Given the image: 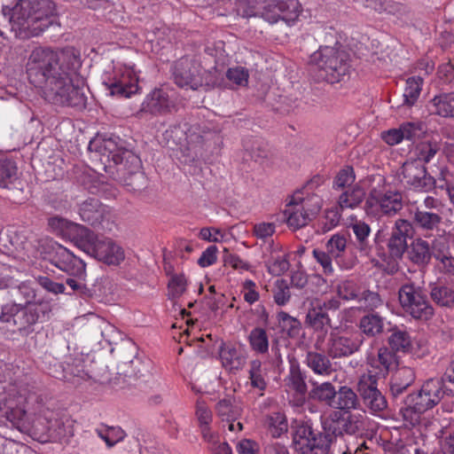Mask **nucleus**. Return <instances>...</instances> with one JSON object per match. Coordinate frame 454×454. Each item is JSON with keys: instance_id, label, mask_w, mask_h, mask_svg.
Listing matches in <instances>:
<instances>
[{"instance_id": "nucleus-1", "label": "nucleus", "mask_w": 454, "mask_h": 454, "mask_svg": "<svg viewBox=\"0 0 454 454\" xmlns=\"http://www.w3.org/2000/svg\"><path fill=\"white\" fill-rule=\"evenodd\" d=\"M81 54L74 47H35L26 64L27 79L49 103L76 109L86 107L87 96L79 76Z\"/></svg>"}, {"instance_id": "nucleus-2", "label": "nucleus", "mask_w": 454, "mask_h": 454, "mask_svg": "<svg viewBox=\"0 0 454 454\" xmlns=\"http://www.w3.org/2000/svg\"><path fill=\"white\" fill-rule=\"evenodd\" d=\"M89 150L94 157L106 163L112 161L116 167L118 179L129 191H140L145 184L144 173L140 171L141 160L133 152L126 149L119 137L96 139L90 142Z\"/></svg>"}, {"instance_id": "nucleus-3", "label": "nucleus", "mask_w": 454, "mask_h": 454, "mask_svg": "<svg viewBox=\"0 0 454 454\" xmlns=\"http://www.w3.org/2000/svg\"><path fill=\"white\" fill-rule=\"evenodd\" d=\"M51 229L63 235L74 234L75 246L89 255L108 265H118L125 258L123 249L114 240L99 239L85 226L55 216L49 219Z\"/></svg>"}, {"instance_id": "nucleus-4", "label": "nucleus", "mask_w": 454, "mask_h": 454, "mask_svg": "<svg viewBox=\"0 0 454 454\" xmlns=\"http://www.w3.org/2000/svg\"><path fill=\"white\" fill-rule=\"evenodd\" d=\"M54 4L51 0H18L12 6H4L12 29L23 39L38 36L53 23Z\"/></svg>"}, {"instance_id": "nucleus-5", "label": "nucleus", "mask_w": 454, "mask_h": 454, "mask_svg": "<svg viewBox=\"0 0 454 454\" xmlns=\"http://www.w3.org/2000/svg\"><path fill=\"white\" fill-rule=\"evenodd\" d=\"M441 386L437 380L429 379L417 393L408 395L400 408L399 415L407 428L427 427L425 413L433 409L442 400Z\"/></svg>"}, {"instance_id": "nucleus-6", "label": "nucleus", "mask_w": 454, "mask_h": 454, "mask_svg": "<svg viewBox=\"0 0 454 454\" xmlns=\"http://www.w3.org/2000/svg\"><path fill=\"white\" fill-rule=\"evenodd\" d=\"M50 312L51 307L48 303L23 305L15 301L2 307L0 323L12 333L27 336L35 332L37 324L49 319Z\"/></svg>"}, {"instance_id": "nucleus-7", "label": "nucleus", "mask_w": 454, "mask_h": 454, "mask_svg": "<svg viewBox=\"0 0 454 454\" xmlns=\"http://www.w3.org/2000/svg\"><path fill=\"white\" fill-rule=\"evenodd\" d=\"M309 63L316 79L331 84L340 82L350 67L348 54L336 46H320Z\"/></svg>"}, {"instance_id": "nucleus-8", "label": "nucleus", "mask_w": 454, "mask_h": 454, "mask_svg": "<svg viewBox=\"0 0 454 454\" xmlns=\"http://www.w3.org/2000/svg\"><path fill=\"white\" fill-rule=\"evenodd\" d=\"M398 300L403 312L415 320L427 321L434 314L423 285L408 280L398 291Z\"/></svg>"}, {"instance_id": "nucleus-9", "label": "nucleus", "mask_w": 454, "mask_h": 454, "mask_svg": "<svg viewBox=\"0 0 454 454\" xmlns=\"http://www.w3.org/2000/svg\"><path fill=\"white\" fill-rule=\"evenodd\" d=\"M103 85L111 96L129 98L139 91L138 75L134 67L120 65L103 78Z\"/></svg>"}, {"instance_id": "nucleus-10", "label": "nucleus", "mask_w": 454, "mask_h": 454, "mask_svg": "<svg viewBox=\"0 0 454 454\" xmlns=\"http://www.w3.org/2000/svg\"><path fill=\"white\" fill-rule=\"evenodd\" d=\"M338 296L344 301L356 302V308L364 311H372L382 305V300L377 292L362 286L355 279L340 280L336 286Z\"/></svg>"}, {"instance_id": "nucleus-11", "label": "nucleus", "mask_w": 454, "mask_h": 454, "mask_svg": "<svg viewBox=\"0 0 454 454\" xmlns=\"http://www.w3.org/2000/svg\"><path fill=\"white\" fill-rule=\"evenodd\" d=\"M207 71L200 63L187 58L176 62L173 77L175 83L183 89L197 90L204 84V75Z\"/></svg>"}, {"instance_id": "nucleus-12", "label": "nucleus", "mask_w": 454, "mask_h": 454, "mask_svg": "<svg viewBox=\"0 0 454 454\" xmlns=\"http://www.w3.org/2000/svg\"><path fill=\"white\" fill-rule=\"evenodd\" d=\"M78 214L82 222L93 228L111 229L112 212L97 198H89L81 202L78 205Z\"/></svg>"}, {"instance_id": "nucleus-13", "label": "nucleus", "mask_w": 454, "mask_h": 454, "mask_svg": "<svg viewBox=\"0 0 454 454\" xmlns=\"http://www.w3.org/2000/svg\"><path fill=\"white\" fill-rule=\"evenodd\" d=\"M366 205L378 214L387 216L396 215L403 207V195L398 191L372 188L370 191Z\"/></svg>"}, {"instance_id": "nucleus-14", "label": "nucleus", "mask_w": 454, "mask_h": 454, "mask_svg": "<svg viewBox=\"0 0 454 454\" xmlns=\"http://www.w3.org/2000/svg\"><path fill=\"white\" fill-rule=\"evenodd\" d=\"M401 180L416 191L427 192L435 185V179L420 161L408 160L401 168Z\"/></svg>"}, {"instance_id": "nucleus-15", "label": "nucleus", "mask_w": 454, "mask_h": 454, "mask_svg": "<svg viewBox=\"0 0 454 454\" xmlns=\"http://www.w3.org/2000/svg\"><path fill=\"white\" fill-rule=\"evenodd\" d=\"M364 339L357 333H331L327 341V354L333 359L349 356L357 352Z\"/></svg>"}, {"instance_id": "nucleus-16", "label": "nucleus", "mask_w": 454, "mask_h": 454, "mask_svg": "<svg viewBox=\"0 0 454 454\" xmlns=\"http://www.w3.org/2000/svg\"><path fill=\"white\" fill-rule=\"evenodd\" d=\"M320 208L317 205L314 209L309 208L308 200L294 194L286 205L283 211L288 227L297 230L306 226L310 221V215L316 214Z\"/></svg>"}, {"instance_id": "nucleus-17", "label": "nucleus", "mask_w": 454, "mask_h": 454, "mask_svg": "<svg viewBox=\"0 0 454 454\" xmlns=\"http://www.w3.org/2000/svg\"><path fill=\"white\" fill-rule=\"evenodd\" d=\"M359 392L364 404L373 412H378L387 408L385 396L378 388V380L372 372L362 374L357 383Z\"/></svg>"}, {"instance_id": "nucleus-18", "label": "nucleus", "mask_w": 454, "mask_h": 454, "mask_svg": "<svg viewBox=\"0 0 454 454\" xmlns=\"http://www.w3.org/2000/svg\"><path fill=\"white\" fill-rule=\"evenodd\" d=\"M325 249L341 270H352L358 263L357 256L349 249L348 238L343 233L332 235L325 243Z\"/></svg>"}, {"instance_id": "nucleus-19", "label": "nucleus", "mask_w": 454, "mask_h": 454, "mask_svg": "<svg viewBox=\"0 0 454 454\" xmlns=\"http://www.w3.org/2000/svg\"><path fill=\"white\" fill-rule=\"evenodd\" d=\"M411 231L412 223L410 221L402 218L395 221L387 243L390 257L403 259L409 247L407 239Z\"/></svg>"}, {"instance_id": "nucleus-20", "label": "nucleus", "mask_w": 454, "mask_h": 454, "mask_svg": "<svg viewBox=\"0 0 454 454\" xmlns=\"http://www.w3.org/2000/svg\"><path fill=\"white\" fill-rule=\"evenodd\" d=\"M51 262L69 275L82 277L85 273V263L66 247L57 245L50 258Z\"/></svg>"}, {"instance_id": "nucleus-21", "label": "nucleus", "mask_w": 454, "mask_h": 454, "mask_svg": "<svg viewBox=\"0 0 454 454\" xmlns=\"http://www.w3.org/2000/svg\"><path fill=\"white\" fill-rule=\"evenodd\" d=\"M276 0H239L237 11L244 18L261 17L270 24L278 19L273 12Z\"/></svg>"}, {"instance_id": "nucleus-22", "label": "nucleus", "mask_w": 454, "mask_h": 454, "mask_svg": "<svg viewBox=\"0 0 454 454\" xmlns=\"http://www.w3.org/2000/svg\"><path fill=\"white\" fill-rule=\"evenodd\" d=\"M433 254L432 246L421 237L413 239L406 252L407 260L419 269H425L430 264Z\"/></svg>"}, {"instance_id": "nucleus-23", "label": "nucleus", "mask_w": 454, "mask_h": 454, "mask_svg": "<svg viewBox=\"0 0 454 454\" xmlns=\"http://www.w3.org/2000/svg\"><path fill=\"white\" fill-rule=\"evenodd\" d=\"M175 104L163 89H154L147 95L141 107V112L153 115L166 114L174 108Z\"/></svg>"}, {"instance_id": "nucleus-24", "label": "nucleus", "mask_w": 454, "mask_h": 454, "mask_svg": "<svg viewBox=\"0 0 454 454\" xmlns=\"http://www.w3.org/2000/svg\"><path fill=\"white\" fill-rule=\"evenodd\" d=\"M306 376L297 363L290 365L289 373L285 379L286 387L294 392L295 404L301 406L305 403L308 392Z\"/></svg>"}, {"instance_id": "nucleus-25", "label": "nucleus", "mask_w": 454, "mask_h": 454, "mask_svg": "<svg viewBox=\"0 0 454 454\" xmlns=\"http://www.w3.org/2000/svg\"><path fill=\"white\" fill-rule=\"evenodd\" d=\"M367 364L372 368L368 372L375 374L377 380L385 378L395 364V356L389 348L383 347L378 349L377 356L367 357Z\"/></svg>"}, {"instance_id": "nucleus-26", "label": "nucleus", "mask_w": 454, "mask_h": 454, "mask_svg": "<svg viewBox=\"0 0 454 454\" xmlns=\"http://www.w3.org/2000/svg\"><path fill=\"white\" fill-rule=\"evenodd\" d=\"M412 223L418 230L430 235L434 231H439L442 216L439 213L417 207L413 211Z\"/></svg>"}, {"instance_id": "nucleus-27", "label": "nucleus", "mask_w": 454, "mask_h": 454, "mask_svg": "<svg viewBox=\"0 0 454 454\" xmlns=\"http://www.w3.org/2000/svg\"><path fill=\"white\" fill-rule=\"evenodd\" d=\"M273 12L278 16L276 23L284 20L287 25H293L299 18L302 8L298 0H276Z\"/></svg>"}, {"instance_id": "nucleus-28", "label": "nucleus", "mask_w": 454, "mask_h": 454, "mask_svg": "<svg viewBox=\"0 0 454 454\" xmlns=\"http://www.w3.org/2000/svg\"><path fill=\"white\" fill-rule=\"evenodd\" d=\"M413 368L409 366L398 367L393 373L390 381V392L394 396L402 395L415 380Z\"/></svg>"}, {"instance_id": "nucleus-29", "label": "nucleus", "mask_w": 454, "mask_h": 454, "mask_svg": "<svg viewBox=\"0 0 454 454\" xmlns=\"http://www.w3.org/2000/svg\"><path fill=\"white\" fill-rule=\"evenodd\" d=\"M219 356L223 366L230 371L239 370L246 363L243 352L231 343H222Z\"/></svg>"}, {"instance_id": "nucleus-30", "label": "nucleus", "mask_w": 454, "mask_h": 454, "mask_svg": "<svg viewBox=\"0 0 454 454\" xmlns=\"http://www.w3.org/2000/svg\"><path fill=\"white\" fill-rule=\"evenodd\" d=\"M356 237L355 246L361 255L370 256L372 254V245L369 241L371 227L365 222L355 220L349 224Z\"/></svg>"}, {"instance_id": "nucleus-31", "label": "nucleus", "mask_w": 454, "mask_h": 454, "mask_svg": "<svg viewBox=\"0 0 454 454\" xmlns=\"http://www.w3.org/2000/svg\"><path fill=\"white\" fill-rule=\"evenodd\" d=\"M329 357L328 354L308 351L305 364L315 374L330 376L334 372V369Z\"/></svg>"}, {"instance_id": "nucleus-32", "label": "nucleus", "mask_w": 454, "mask_h": 454, "mask_svg": "<svg viewBox=\"0 0 454 454\" xmlns=\"http://www.w3.org/2000/svg\"><path fill=\"white\" fill-rule=\"evenodd\" d=\"M305 323L315 332L325 334L329 327H332V320L328 313H324L321 308L311 302L306 315Z\"/></svg>"}, {"instance_id": "nucleus-33", "label": "nucleus", "mask_w": 454, "mask_h": 454, "mask_svg": "<svg viewBox=\"0 0 454 454\" xmlns=\"http://www.w3.org/2000/svg\"><path fill=\"white\" fill-rule=\"evenodd\" d=\"M432 114L442 117L454 116V93H444L435 96L427 106Z\"/></svg>"}, {"instance_id": "nucleus-34", "label": "nucleus", "mask_w": 454, "mask_h": 454, "mask_svg": "<svg viewBox=\"0 0 454 454\" xmlns=\"http://www.w3.org/2000/svg\"><path fill=\"white\" fill-rule=\"evenodd\" d=\"M195 415L203 440H210L215 432L211 430L210 425L213 421V414L207 403L202 400L196 403Z\"/></svg>"}, {"instance_id": "nucleus-35", "label": "nucleus", "mask_w": 454, "mask_h": 454, "mask_svg": "<svg viewBox=\"0 0 454 454\" xmlns=\"http://www.w3.org/2000/svg\"><path fill=\"white\" fill-rule=\"evenodd\" d=\"M336 393L333 407L346 411L356 410L359 407L358 397L351 387L342 386L339 390H336Z\"/></svg>"}, {"instance_id": "nucleus-36", "label": "nucleus", "mask_w": 454, "mask_h": 454, "mask_svg": "<svg viewBox=\"0 0 454 454\" xmlns=\"http://www.w3.org/2000/svg\"><path fill=\"white\" fill-rule=\"evenodd\" d=\"M300 454H330L333 441L325 432L315 434Z\"/></svg>"}, {"instance_id": "nucleus-37", "label": "nucleus", "mask_w": 454, "mask_h": 454, "mask_svg": "<svg viewBox=\"0 0 454 454\" xmlns=\"http://www.w3.org/2000/svg\"><path fill=\"white\" fill-rule=\"evenodd\" d=\"M430 295L439 306L451 307L454 304V287L442 282L431 285Z\"/></svg>"}, {"instance_id": "nucleus-38", "label": "nucleus", "mask_w": 454, "mask_h": 454, "mask_svg": "<svg viewBox=\"0 0 454 454\" xmlns=\"http://www.w3.org/2000/svg\"><path fill=\"white\" fill-rule=\"evenodd\" d=\"M364 195V190L355 185L347 189L339 196L338 207L342 211L345 209H355L363 202Z\"/></svg>"}, {"instance_id": "nucleus-39", "label": "nucleus", "mask_w": 454, "mask_h": 454, "mask_svg": "<svg viewBox=\"0 0 454 454\" xmlns=\"http://www.w3.org/2000/svg\"><path fill=\"white\" fill-rule=\"evenodd\" d=\"M265 426L268 433L273 438H278L287 432L288 424L286 418L282 412H272L266 416Z\"/></svg>"}, {"instance_id": "nucleus-40", "label": "nucleus", "mask_w": 454, "mask_h": 454, "mask_svg": "<svg viewBox=\"0 0 454 454\" xmlns=\"http://www.w3.org/2000/svg\"><path fill=\"white\" fill-rule=\"evenodd\" d=\"M18 177V168L15 162L4 154H0V186L7 188Z\"/></svg>"}, {"instance_id": "nucleus-41", "label": "nucleus", "mask_w": 454, "mask_h": 454, "mask_svg": "<svg viewBox=\"0 0 454 454\" xmlns=\"http://www.w3.org/2000/svg\"><path fill=\"white\" fill-rule=\"evenodd\" d=\"M359 327L364 334L373 337L383 332V317L377 313L367 314L361 317Z\"/></svg>"}, {"instance_id": "nucleus-42", "label": "nucleus", "mask_w": 454, "mask_h": 454, "mask_svg": "<svg viewBox=\"0 0 454 454\" xmlns=\"http://www.w3.org/2000/svg\"><path fill=\"white\" fill-rule=\"evenodd\" d=\"M266 370L262 368V364L259 359L252 360L249 363L248 379L250 380L251 387L258 389L259 391H264L267 387V381L265 380Z\"/></svg>"}, {"instance_id": "nucleus-43", "label": "nucleus", "mask_w": 454, "mask_h": 454, "mask_svg": "<svg viewBox=\"0 0 454 454\" xmlns=\"http://www.w3.org/2000/svg\"><path fill=\"white\" fill-rule=\"evenodd\" d=\"M440 147L436 142L424 141L418 144L413 150L412 160L420 161V164L430 162L435 154L439 152Z\"/></svg>"}, {"instance_id": "nucleus-44", "label": "nucleus", "mask_w": 454, "mask_h": 454, "mask_svg": "<svg viewBox=\"0 0 454 454\" xmlns=\"http://www.w3.org/2000/svg\"><path fill=\"white\" fill-rule=\"evenodd\" d=\"M278 326L281 331L290 338H297L301 330V324L296 317L285 311H279L277 315Z\"/></svg>"}, {"instance_id": "nucleus-45", "label": "nucleus", "mask_w": 454, "mask_h": 454, "mask_svg": "<svg viewBox=\"0 0 454 454\" xmlns=\"http://www.w3.org/2000/svg\"><path fill=\"white\" fill-rule=\"evenodd\" d=\"M248 341L251 348L258 354H265L269 350V337L263 328H254L248 335Z\"/></svg>"}, {"instance_id": "nucleus-46", "label": "nucleus", "mask_w": 454, "mask_h": 454, "mask_svg": "<svg viewBox=\"0 0 454 454\" xmlns=\"http://www.w3.org/2000/svg\"><path fill=\"white\" fill-rule=\"evenodd\" d=\"M423 85L420 76H411L406 80L403 92V103L409 106H413L418 100Z\"/></svg>"}, {"instance_id": "nucleus-47", "label": "nucleus", "mask_w": 454, "mask_h": 454, "mask_svg": "<svg viewBox=\"0 0 454 454\" xmlns=\"http://www.w3.org/2000/svg\"><path fill=\"white\" fill-rule=\"evenodd\" d=\"M309 395L312 398L325 402L328 405L333 406L337 393L332 383L324 382L315 386Z\"/></svg>"}, {"instance_id": "nucleus-48", "label": "nucleus", "mask_w": 454, "mask_h": 454, "mask_svg": "<svg viewBox=\"0 0 454 454\" xmlns=\"http://www.w3.org/2000/svg\"><path fill=\"white\" fill-rule=\"evenodd\" d=\"M215 411L223 421L238 419L241 414L240 408L234 405L231 399L226 398L220 400L215 404Z\"/></svg>"}, {"instance_id": "nucleus-49", "label": "nucleus", "mask_w": 454, "mask_h": 454, "mask_svg": "<svg viewBox=\"0 0 454 454\" xmlns=\"http://www.w3.org/2000/svg\"><path fill=\"white\" fill-rule=\"evenodd\" d=\"M316 433L308 423H301L296 428L294 435V447L297 454H300L303 450L302 446L309 444V441Z\"/></svg>"}, {"instance_id": "nucleus-50", "label": "nucleus", "mask_w": 454, "mask_h": 454, "mask_svg": "<svg viewBox=\"0 0 454 454\" xmlns=\"http://www.w3.org/2000/svg\"><path fill=\"white\" fill-rule=\"evenodd\" d=\"M96 433L107 445L112 448L126 436L125 432L119 427H106L97 428Z\"/></svg>"}, {"instance_id": "nucleus-51", "label": "nucleus", "mask_w": 454, "mask_h": 454, "mask_svg": "<svg viewBox=\"0 0 454 454\" xmlns=\"http://www.w3.org/2000/svg\"><path fill=\"white\" fill-rule=\"evenodd\" d=\"M323 430L334 441L337 436L343 435L342 428L340 426V411H333L323 421Z\"/></svg>"}, {"instance_id": "nucleus-52", "label": "nucleus", "mask_w": 454, "mask_h": 454, "mask_svg": "<svg viewBox=\"0 0 454 454\" xmlns=\"http://www.w3.org/2000/svg\"><path fill=\"white\" fill-rule=\"evenodd\" d=\"M356 174L351 166H344L336 174L333 182V190L339 191L348 188L355 183Z\"/></svg>"}, {"instance_id": "nucleus-53", "label": "nucleus", "mask_w": 454, "mask_h": 454, "mask_svg": "<svg viewBox=\"0 0 454 454\" xmlns=\"http://www.w3.org/2000/svg\"><path fill=\"white\" fill-rule=\"evenodd\" d=\"M388 344L395 351L406 352L411 348V337L406 331L395 328L388 337Z\"/></svg>"}, {"instance_id": "nucleus-54", "label": "nucleus", "mask_w": 454, "mask_h": 454, "mask_svg": "<svg viewBox=\"0 0 454 454\" xmlns=\"http://www.w3.org/2000/svg\"><path fill=\"white\" fill-rule=\"evenodd\" d=\"M12 295L16 301L24 302L23 305H27L35 303L36 293L32 284L29 281H25L13 289Z\"/></svg>"}, {"instance_id": "nucleus-55", "label": "nucleus", "mask_w": 454, "mask_h": 454, "mask_svg": "<svg viewBox=\"0 0 454 454\" xmlns=\"http://www.w3.org/2000/svg\"><path fill=\"white\" fill-rule=\"evenodd\" d=\"M340 426L343 434H355L364 429V421L361 415L348 414L344 416L340 412Z\"/></svg>"}, {"instance_id": "nucleus-56", "label": "nucleus", "mask_w": 454, "mask_h": 454, "mask_svg": "<svg viewBox=\"0 0 454 454\" xmlns=\"http://www.w3.org/2000/svg\"><path fill=\"white\" fill-rule=\"evenodd\" d=\"M272 293L274 301L278 306H285L291 299L289 284L286 279H277Z\"/></svg>"}, {"instance_id": "nucleus-57", "label": "nucleus", "mask_w": 454, "mask_h": 454, "mask_svg": "<svg viewBox=\"0 0 454 454\" xmlns=\"http://www.w3.org/2000/svg\"><path fill=\"white\" fill-rule=\"evenodd\" d=\"M424 124L421 121H408L400 126L403 140L415 141L425 132Z\"/></svg>"}, {"instance_id": "nucleus-58", "label": "nucleus", "mask_w": 454, "mask_h": 454, "mask_svg": "<svg viewBox=\"0 0 454 454\" xmlns=\"http://www.w3.org/2000/svg\"><path fill=\"white\" fill-rule=\"evenodd\" d=\"M341 212L342 210L338 206L325 210V216L320 223V229L323 233L330 231L339 224Z\"/></svg>"}, {"instance_id": "nucleus-59", "label": "nucleus", "mask_w": 454, "mask_h": 454, "mask_svg": "<svg viewBox=\"0 0 454 454\" xmlns=\"http://www.w3.org/2000/svg\"><path fill=\"white\" fill-rule=\"evenodd\" d=\"M187 280L184 274H174L168 281V295L172 299L180 297L186 290Z\"/></svg>"}, {"instance_id": "nucleus-60", "label": "nucleus", "mask_w": 454, "mask_h": 454, "mask_svg": "<svg viewBox=\"0 0 454 454\" xmlns=\"http://www.w3.org/2000/svg\"><path fill=\"white\" fill-rule=\"evenodd\" d=\"M315 261L322 267V271L325 275H333L334 268L333 265V257L325 250L315 248L312 251Z\"/></svg>"}, {"instance_id": "nucleus-61", "label": "nucleus", "mask_w": 454, "mask_h": 454, "mask_svg": "<svg viewBox=\"0 0 454 454\" xmlns=\"http://www.w3.org/2000/svg\"><path fill=\"white\" fill-rule=\"evenodd\" d=\"M226 77L239 86H247L248 83L249 72L242 67H231L226 72Z\"/></svg>"}, {"instance_id": "nucleus-62", "label": "nucleus", "mask_w": 454, "mask_h": 454, "mask_svg": "<svg viewBox=\"0 0 454 454\" xmlns=\"http://www.w3.org/2000/svg\"><path fill=\"white\" fill-rule=\"evenodd\" d=\"M365 6L378 12L394 13L399 10L398 4L393 0H366Z\"/></svg>"}, {"instance_id": "nucleus-63", "label": "nucleus", "mask_w": 454, "mask_h": 454, "mask_svg": "<svg viewBox=\"0 0 454 454\" xmlns=\"http://www.w3.org/2000/svg\"><path fill=\"white\" fill-rule=\"evenodd\" d=\"M241 292L245 301L252 305L260 299V294L256 290V284L251 279H246L241 286Z\"/></svg>"}, {"instance_id": "nucleus-64", "label": "nucleus", "mask_w": 454, "mask_h": 454, "mask_svg": "<svg viewBox=\"0 0 454 454\" xmlns=\"http://www.w3.org/2000/svg\"><path fill=\"white\" fill-rule=\"evenodd\" d=\"M207 449L213 454H232L231 449L226 442H221L218 434L212 435L210 440H204Z\"/></svg>"}]
</instances>
